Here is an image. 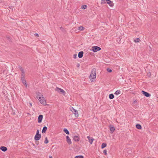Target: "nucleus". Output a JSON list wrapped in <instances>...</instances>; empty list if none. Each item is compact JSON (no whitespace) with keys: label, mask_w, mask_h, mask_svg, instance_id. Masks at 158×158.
<instances>
[{"label":"nucleus","mask_w":158,"mask_h":158,"mask_svg":"<svg viewBox=\"0 0 158 158\" xmlns=\"http://www.w3.org/2000/svg\"><path fill=\"white\" fill-rule=\"evenodd\" d=\"M37 97L38 98V100L41 104L44 106L46 105V102L45 98L44 97L43 95L40 93H38L37 94Z\"/></svg>","instance_id":"obj_1"},{"label":"nucleus","mask_w":158,"mask_h":158,"mask_svg":"<svg viewBox=\"0 0 158 158\" xmlns=\"http://www.w3.org/2000/svg\"><path fill=\"white\" fill-rule=\"evenodd\" d=\"M89 78L91 82H93L95 80L96 78V71L95 69H92Z\"/></svg>","instance_id":"obj_2"},{"label":"nucleus","mask_w":158,"mask_h":158,"mask_svg":"<svg viewBox=\"0 0 158 158\" xmlns=\"http://www.w3.org/2000/svg\"><path fill=\"white\" fill-rule=\"evenodd\" d=\"M101 49V48L97 46H94L92 47L91 50L94 52H96L100 50Z\"/></svg>","instance_id":"obj_3"},{"label":"nucleus","mask_w":158,"mask_h":158,"mask_svg":"<svg viewBox=\"0 0 158 158\" xmlns=\"http://www.w3.org/2000/svg\"><path fill=\"white\" fill-rule=\"evenodd\" d=\"M55 90L59 93L63 94L64 95L65 94L64 91L61 88L57 87L55 89Z\"/></svg>","instance_id":"obj_4"},{"label":"nucleus","mask_w":158,"mask_h":158,"mask_svg":"<svg viewBox=\"0 0 158 158\" xmlns=\"http://www.w3.org/2000/svg\"><path fill=\"white\" fill-rule=\"evenodd\" d=\"M71 110L74 113L75 115V116L76 117H78V111L77 110H76L73 107H72V109H71Z\"/></svg>","instance_id":"obj_5"},{"label":"nucleus","mask_w":158,"mask_h":158,"mask_svg":"<svg viewBox=\"0 0 158 158\" xmlns=\"http://www.w3.org/2000/svg\"><path fill=\"white\" fill-rule=\"evenodd\" d=\"M21 81L25 85L26 87L27 88V83L25 79V77L21 78Z\"/></svg>","instance_id":"obj_6"},{"label":"nucleus","mask_w":158,"mask_h":158,"mask_svg":"<svg viewBox=\"0 0 158 158\" xmlns=\"http://www.w3.org/2000/svg\"><path fill=\"white\" fill-rule=\"evenodd\" d=\"M73 140L76 142H78L80 140V137L78 135H75L73 137Z\"/></svg>","instance_id":"obj_7"},{"label":"nucleus","mask_w":158,"mask_h":158,"mask_svg":"<svg viewBox=\"0 0 158 158\" xmlns=\"http://www.w3.org/2000/svg\"><path fill=\"white\" fill-rule=\"evenodd\" d=\"M87 138H88L90 143L91 144H92L94 140V139L93 138L90 137L89 136H88L87 137Z\"/></svg>","instance_id":"obj_8"},{"label":"nucleus","mask_w":158,"mask_h":158,"mask_svg":"<svg viewBox=\"0 0 158 158\" xmlns=\"http://www.w3.org/2000/svg\"><path fill=\"white\" fill-rule=\"evenodd\" d=\"M43 118V116L42 115H40L38 117V123H41L42 122Z\"/></svg>","instance_id":"obj_9"},{"label":"nucleus","mask_w":158,"mask_h":158,"mask_svg":"<svg viewBox=\"0 0 158 158\" xmlns=\"http://www.w3.org/2000/svg\"><path fill=\"white\" fill-rule=\"evenodd\" d=\"M66 141L70 145L72 143V141L71 139L68 136H66Z\"/></svg>","instance_id":"obj_10"},{"label":"nucleus","mask_w":158,"mask_h":158,"mask_svg":"<svg viewBox=\"0 0 158 158\" xmlns=\"http://www.w3.org/2000/svg\"><path fill=\"white\" fill-rule=\"evenodd\" d=\"M41 138V135H35L34 137L35 140H39Z\"/></svg>","instance_id":"obj_11"},{"label":"nucleus","mask_w":158,"mask_h":158,"mask_svg":"<svg viewBox=\"0 0 158 158\" xmlns=\"http://www.w3.org/2000/svg\"><path fill=\"white\" fill-rule=\"evenodd\" d=\"M143 94L146 97H149L150 96V95L148 93L144 91H142Z\"/></svg>","instance_id":"obj_12"},{"label":"nucleus","mask_w":158,"mask_h":158,"mask_svg":"<svg viewBox=\"0 0 158 158\" xmlns=\"http://www.w3.org/2000/svg\"><path fill=\"white\" fill-rule=\"evenodd\" d=\"M107 3L110 6H114L113 3L110 0H107Z\"/></svg>","instance_id":"obj_13"},{"label":"nucleus","mask_w":158,"mask_h":158,"mask_svg":"<svg viewBox=\"0 0 158 158\" xmlns=\"http://www.w3.org/2000/svg\"><path fill=\"white\" fill-rule=\"evenodd\" d=\"M0 149L2 151L5 152L7 151V149L6 148V147H5L2 146L1 147H0Z\"/></svg>","instance_id":"obj_14"},{"label":"nucleus","mask_w":158,"mask_h":158,"mask_svg":"<svg viewBox=\"0 0 158 158\" xmlns=\"http://www.w3.org/2000/svg\"><path fill=\"white\" fill-rule=\"evenodd\" d=\"M83 54V51H81L78 53V56L79 58H81L82 57Z\"/></svg>","instance_id":"obj_15"},{"label":"nucleus","mask_w":158,"mask_h":158,"mask_svg":"<svg viewBox=\"0 0 158 158\" xmlns=\"http://www.w3.org/2000/svg\"><path fill=\"white\" fill-rule=\"evenodd\" d=\"M110 130L111 133H113L114 131L115 130L114 127L113 126H111L110 127Z\"/></svg>","instance_id":"obj_16"},{"label":"nucleus","mask_w":158,"mask_h":158,"mask_svg":"<svg viewBox=\"0 0 158 158\" xmlns=\"http://www.w3.org/2000/svg\"><path fill=\"white\" fill-rule=\"evenodd\" d=\"M47 128L46 127L44 126L43 127L42 131V132L43 133H45L46 131H47Z\"/></svg>","instance_id":"obj_17"},{"label":"nucleus","mask_w":158,"mask_h":158,"mask_svg":"<svg viewBox=\"0 0 158 158\" xmlns=\"http://www.w3.org/2000/svg\"><path fill=\"white\" fill-rule=\"evenodd\" d=\"M107 0H101V3L102 4L107 3Z\"/></svg>","instance_id":"obj_18"},{"label":"nucleus","mask_w":158,"mask_h":158,"mask_svg":"<svg viewBox=\"0 0 158 158\" xmlns=\"http://www.w3.org/2000/svg\"><path fill=\"white\" fill-rule=\"evenodd\" d=\"M109 98L110 99H111L114 98V95L113 94H110L109 96Z\"/></svg>","instance_id":"obj_19"},{"label":"nucleus","mask_w":158,"mask_h":158,"mask_svg":"<svg viewBox=\"0 0 158 158\" xmlns=\"http://www.w3.org/2000/svg\"><path fill=\"white\" fill-rule=\"evenodd\" d=\"M136 127L138 129H141V126L139 124H137L136 125Z\"/></svg>","instance_id":"obj_20"},{"label":"nucleus","mask_w":158,"mask_h":158,"mask_svg":"<svg viewBox=\"0 0 158 158\" xmlns=\"http://www.w3.org/2000/svg\"><path fill=\"white\" fill-rule=\"evenodd\" d=\"M84 27L82 26H80L78 28V30L81 31L84 30Z\"/></svg>","instance_id":"obj_21"},{"label":"nucleus","mask_w":158,"mask_h":158,"mask_svg":"<svg viewBox=\"0 0 158 158\" xmlns=\"http://www.w3.org/2000/svg\"><path fill=\"white\" fill-rule=\"evenodd\" d=\"M120 90H117L114 93L115 94L118 95L120 93Z\"/></svg>","instance_id":"obj_22"},{"label":"nucleus","mask_w":158,"mask_h":158,"mask_svg":"<svg viewBox=\"0 0 158 158\" xmlns=\"http://www.w3.org/2000/svg\"><path fill=\"white\" fill-rule=\"evenodd\" d=\"M64 131L67 134H69V132L68 131V130H67L66 129H64Z\"/></svg>","instance_id":"obj_23"},{"label":"nucleus","mask_w":158,"mask_h":158,"mask_svg":"<svg viewBox=\"0 0 158 158\" xmlns=\"http://www.w3.org/2000/svg\"><path fill=\"white\" fill-rule=\"evenodd\" d=\"M106 146V143H103L102 145V148H103Z\"/></svg>","instance_id":"obj_24"},{"label":"nucleus","mask_w":158,"mask_h":158,"mask_svg":"<svg viewBox=\"0 0 158 158\" xmlns=\"http://www.w3.org/2000/svg\"><path fill=\"white\" fill-rule=\"evenodd\" d=\"M87 6L86 5H84L81 6V8L82 9H85L87 8Z\"/></svg>","instance_id":"obj_25"},{"label":"nucleus","mask_w":158,"mask_h":158,"mask_svg":"<svg viewBox=\"0 0 158 158\" xmlns=\"http://www.w3.org/2000/svg\"><path fill=\"white\" fill-rule=\"evenodd\" d=\"M74 158H84V157L82 156L79 155L75 156Z\"/></svg>","instance_id":"obj_26"},{"label":"nucleus","mask_w":158,"mask_h":158,"mask_svg":"<svg viewBox=\"0 0 158 158\" xmlns=\"http://www.w3.org/2000/svg\"><path fill=\"white\" fill-rule=\"evenodd\" d=\"M139 41L140 39L139 38L135 39L134 40V42L135 43L138 42Z\"/></svg>","instance_id":"obj_27"},{"label":"nucleus","mask_w":158,"mask_h":158,"mask_svg":"<svg viewBox=\"0 0 158 158\" xmlns=\"http://www.w3.org/2000/svg\"><path fill=\"white\" fill-rule=\"evenodd\" d=\"M44 142L46 144H47L48 143V140L47 137H46L45 138V141H44Z\"/></svg>","instance_id":"obj_28"},{"label":"nucleus","mask_w":158,"mask_h":158,"mask_svg":"<svg viewBox=\"0 0 158 158\" xmlns=\"http://www.w3.org/2000/svg\"><path fill=\"white\" fill-rule=\"evenodd\" d=\"M106 70L107 72H108L109 73H111L112 72V71L111 69L109 68H108L106 69Z\"/></svg>","instance_id":"obj_29"},{"label":"nucleus","mask_w":158,"mask_h":158,"mask_svg":"<svg viewBox=\"0 0 158 158\" xmlns=\"http://www.w3.org/2000/svg\"><path fill=\"white\" fill-rule=\"evenodd\" d=\"M103 153L105 154V155H107V151L106 150H104L103 151Z\"/></svg>","instance_id":"obj_30"},{"label":"nucleus","mask_w":158,"mask_h":158,"mask_svg":"<svg viewBox=\"0 0 158 158\" xmlns=\"http://www.w3.org/2000/svg\"><path fill=\"white\" fill-rule=\"evenodd\" d=\"M25 77V74L24 73H22L21 76V78H23V77Z\"/></svg>","instance_id":"obj_31"},{"label":"nucleus","mask_w":158,"mask_h":158,"mask_svg":"<svg viewBox=\"0 0 158 158\" xmlns=\"http://www.w3.org/2000/svg\"><path fill=\"white\" fill-rule=\"evenodd\" d=\"M40 135L39 134V130H37L36 131V133L35 135Z\"/></svg>","instance_id":"obj_32"},{"label":"nucleus","mask_w":158,"mask_h":158,"mask_svg":"<svg viewBox=\"0 0 158 158\" xmlns=\"http://www.w3.org/2000/svg\"><path fill=\"white\" fill-rule=\"evenodd\" d=\"M73 58L74 59H76L77 57V54H74L73 56Z\"/></svg>","instance_id":"obj_33"},{"label":"nucleus","mask_w":158,"mask_h":158,"mask_svg":"<svg viewBox=\"0 0 158 158\" xmlns=\"http://www.w3.org/2000/svg\"><path fill=\"white\" fill-rule=\"evenodd\" d=\"M21 69V71L22 72V73H24V70L23 69Z\"/></svg>","instance_id":"obj_34"},{"label":"nucleus","mask_w":158,"mask_h":158,"mask_svg":"<svg viewBox=\"0 0 158 158\" xmlns=\"http://www.w3.org/2000/svg\"><path fill=\"white\" fill-rule=\"evenodd\" d=\"M35 35L36 36H39V35L38 34H37V33H35Z\"/></svg>","instance_id":"obj_35"},{"label":"nucleus","mask_w":158,"mask_h":158,"mask_svg":"<svg viewBox=\"0 0 158 158\" xmlns=\"http://www.w3.org/2000/svg\"><path fill=\"white\" fill-rule=\"evenodd\" d=\"M137 101H136V100L134 101V103L136 104L137 103Z\"/></svg>","instance_id":"obj_36"},{"label":"nucleus","mask_w":158,"mask_h":158,"mask_svg":"<svg viewBox=\"0 0 158 158\" xmlns=\"http://www.w3.org/2000/svg\"><path fill=\"white\" fill-rule=\"evenodd\" d=\"M79 66H80V64H77V67H79Z\"/></svg>","instance_id":"obj_37"},{"label":"nucleus","mask_w":158,"mask_h":158,"mask_svg":"<svg viewBox=\"0 0 158 158\" xmlns=\"http://www.w3.org/2000/svg\"><path fill=\"white\" fill-rule=\"evenodd\" d=\"M29 104H30V105L31 106H32V104L31 103H29Z\"/></svg>","instance_id":"obj_38"},{"label":"nucleus","mask_w":158,"mask_h":158,"mask_svg":"<svg viewBox=\"0 0 158 158\" xmlns=\"http://www.w3.org/2000/svg\"><path fill=\"white\" fill-rule=\"evenodd\" d=\"M49 158H53L51 156H50L49 157Z\"/></svg>","instance_id":"obj_39"}]
</instances>
